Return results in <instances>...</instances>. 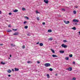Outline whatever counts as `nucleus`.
I'll use <instances>...</instances> for the list:
<instances>
[{"instance_id":"nucleus-1","label":"nucleus","mask_w":80,"mask_h":80,"mask_svg":"<svg viewBox=\"0 0 80 80\" xmlns=\"http://www.w3.org/2000/svg\"><path fill=\"white\" fill-rule=\"evenodd\" d=\"M45 66L46 67H50L51 66V65H50V64L49 63H46L45 64Z\"/></svg>"},{"instance_id":"nucleus-2","label":"nucleus","mask_w":80,"mask_h":80,"mask_svg":"<svg viewBox=\"0 0 80 80\" xmlns=\"http://www.w3.org/2000/svg\"><path fill=\"white\" fill-rule=\"evenodd\" d=\"M62 47H64V48H65L67 47V46L66 45H65V44H63L62 45Z\"/></svg>"},{"instance_id":"nucleus-3","label":"nucleus","mask_w":80,"mask_h":80,"mask_svg":"<svg viewBox=\"0 0 80 80\" xmlns=\"http://www.w3.org/2000/svg\"><path fill=\"white\" fill-rule=\"evenodd\" d=\"M73 22H79V21H78V20H77V19H74L73 20Z\"/></svg>"},{"instance_id":"nucleus-4","label":"nucleus","mask_w":80,"mask_h":80,"mask_svg":"<svg viewBox=\"0 0 80 80\" xmlns=\"http://www.w3.org/2000/svg\"><path fill=\"white\" fill-rule=\"evenodd\" d=\"M66 70H68L69 71H72V67H69V68L66 69Z\"/></svg>"},{"instance_id":"nucleus-5","label":"nucleus","mask_w":80,"mask_h":80,"mask_svg":"<svg viewBox=\"0 0 80 80\" xmlns=\"http://www.w3.org/2000/svg\"><path fill=\"white\" fill-rule=\"evenodd\" d=\"M64 23H66V24H68V23H70V22L69 21H66L65 20L64 21Z\"/></svg>"},{"instance_id":"nucleus-6","label":"nucleus","mask_w":80,"mask_h":80,"mask_svg":"<svg viewBox=\"0 0 80 80\" xmlns=\"http://www.w3.org/2000/svg\"><path fill=\"white\" fill-rule=\"evenodd\" d=\"M44 2L45 3H48V0H44Z\"/></svg>"},{"instance_id":"nucleus-7","label":"nucleus","mask_w":80,"mask_h":80,"mask_svg":"<svg viewBox=\"0 0 80 80\" xmlns=\"http://www.w3.org/2000/svg\"><path fill=\"white\" fill-rule=\"evenodd\" d=\"M18 35V32H15L13 34L14 35Z\"/></svg>"},{"instance_id":"nucleus-8","label":"nucleus","mask_w":80,"mask_h":80,"mask_svg":"<svg viewBox=\"0 0 80 80\" xmlns=\"http://www.w3.org/2000/svg\"><path fill=\"white\" fill-rule=\"evenodd\" d=\"M7 72H8V73H11V72H12V71L11 70L9 69L7 70Z\"/></svg>"},{"instance_id":"nucleus-9","label":"nucleus","mask_w":80,"mask_h":80,"mask_svg":"<svg viewBox=\"0 0 80 80\" xmlns=\"http://www.w3.org/2000/svg\"><path fill=\"white\" fill-rule=\"evenodd\" d=\"M7 32H12V30L10 29H8L7 30Z\"/></svg>"},{"instance_id":"nucleus-10","label":"nucleus","mask_w":80,"mask_h":80,"mask_svg":"<svg viewBox=\"0 0 80 80\" xmlns=\"http://www.w3.org/2000/svg\"><path fill=\"white\" fill-rule=\"evenodd\" d=\"M52 57H54V58H55V57H58V56H57L56 55H52Z\"/></svg>"},{"instance_id":"nucleus-11","label":"nucleus","mask_w":80,"mask_h":80,"mask_svg":"<svg viewBox=\"0 0 80 80\" xmlns=\"http://www.w3.org/2000/svg\"><path fill=\"white\" fill-rule=\"evenodd\" d=\"M18 10L17 9H16L14 10L13 11V12H18Z\"/></svg>"},{"instance_id":"nucleus-12","label":"nucleus","mask_w":80,"mask_h":80,"mask_svg":"<svg viewBox=\"0 0 80 80\" xmlns=\"http://www.w3.org/2000/svg\"><path fill=\"white\" fill-rule=\"evenodd\" d=\"M60 52L61 53H64V51H60Z\"/></svg>"},{"instance_id":"nucleus-13","label":"nucleus","mask_w":80,"mask_h":80,"mask_svg":"<svg viewBox=\"0 0 80 80\" xmlns=\"http://www.w3.org/2000/svg\"><path fill=\"white\" fill-rule=\"evenodd\" d=\"M18 70H19V69L17 68H15V71H18Z\"/></svg>"},{"instance_id":"nucleus-14","label":"nucleus","mask_w":80,"mask_h":80,"mask_svg":"<svg viewBox=\"0 0 80 80\" xmlns=\"http://www.w3.org/2000/svg\"><path fill=\"white\" fill-rule=\"evenodd\" d=\"M39 45H40V46L41 47H42V46L43 45V44L42 43H40L39 44Z\"/></svg>"},{"instance_id":"nucleus-15","label":"nucleus","mask_w":80,"mask_h":80,"mask_svg":"<svg viewBox=\"0 0 80 80\" xmlns=\"http://www.w3.org/2000/svg\"><path fill=\"white\" fill-rule=\"evenodd\" d=\"M11 47H15V45L14 44H11Z\"/></svg>"},{"instance_id":"nucleus-16","label":"nucleus","mask_w":80,"mask_h":80,"mask_svg":"<svg viewBox=\"0 0 80 80\" xmlns=\"http://www.w3.org/2000/svg\"><path fill=\"white\" fill-rule=\"evenodd\" d=\"M51 50L53 53H55V51H54L52 49H51Z\"/></svg>"},{"instance_id":"nucleus-17","label":"nucleus","mask_w":80,"mask_h":80,"mask_svg":"<svg viewBox=\"0 0 80 80\" xmlns=\"http://www.w3.org/2000/svg\"><path fill=\"white\" fill-rule=\"evenodd\" d=\"M49 40H50V41H52V40H53V38H49Z\"/></svg>"},{"instance_id":"nucleus-18","label":"nucleus","mask_w":80,"mask_h":80,"mask_svg":"<svg viewBox=\"0 0 80 80\" xmlns=\"http://www.w3.org/2000/svg\"><path fill=\"white\" fill-rule=\"evenodd\" d=\"M48 32H52V31L51 29H49L48 30Z\"/></svg>"},{"instance_id":"nucleus-19","label":"nucleus","mask_w":80,"mask_h":80,"mask_svg":"<svg viewBox=\"0 0 80 80\" xmlns=\"http://www.w3.org/2000/svg\"><path fill=\"white\" fill-rule=\"evenodd\" d=\"M47 77L48 78H50V75H49V74H48L47 75Z\"/></svg>"},{"instance_id":"nucleus-20","label":"nucleus","mask_w":80,"mask_h":80,"mask_svg":"<svg viewBox=\"0 0 80 80\" xmlns=\"http://www.w3.org/2000/svg\"><path fill=\"white\" fill-rule=\"evenodd\" d=\"M72 29H73V30H76V28L75 27L73 28Z\"/></svg>"},{"instance_id":"nucleus-21","label":"nucleus","mask_w":80,"mask_h":80,"mask_svg":"<svg viewBox=\"0 0 80 80\" xmlns=\"http://www.w3.org/2000/svg\"><path fill=\"white\" fill-rule=\"evenodd\" d=\"M1 64H2V65H5V63L3 62H1Z\"/></svg>"},{"instance_id":"nucleus-22","label":"nucleus","mask_w":80,"mask_h":80,"mask_svg":"<svg viewBox=\"0 0 80 80\" xmlns=\"http://www.w3.org/2000/svg\"><path fill=\"white\" fill-rule=\"evenodd\" d=\"M65 59L67 60H69V58L68 57H66L65 58Z\"/></svg>"},{"instance_id":"nucleus-23","label":"nucleus","mask_w":80,"mask_h":80,"mask_svg":"<svg viewBox=\"0 0 80 80\" xmlns=\"http://www.w3.org/2000/svg\"><path fill=\"white\" fill-rule=\"evenodd\" d=\"M25 17V18H26L27 20H28V19H29V18H28V17Z\"/></svg>"},{"instance_id":"nucleus-24","label":"nucleus","mask_w":80,"mask_h":80,"mask_svg":"<svg viewBox=\"0 0 80 80\" xmlns=\"http://www.w3.org/2000/svg\"><path fill=\"white\" fill-rule=\"evenodd\" d=\"M22 10H23V11H25V9L24 8H22Z\"/></svg>"},{"instance_id":"nucleus-25","label":"nucleus","mask_w":80,"mask_h":80,"mask_svg":"<svg viewBox=\"0 0 80 80\" xmlns=\"http://www.w3.org/2000/svg\"><path fill=\"white\" fill-rule=\"evenodd\" d=\"M73 13L74 14H76V11H73Z\"/></svg>"},{"instance_id":"nucleus-26","label":"nucleus","mask_w":80,"mask_h":80,"mask_svg":"<svg viewBox=\"0 0 80 80\" xmlns=\"http://www.w3.org/2000/svg\"><path fill=\"white\" fill-rule=\"evenodd\" d=\"M69 57H73V55L72 54H71L69 56Z\"/></svg>"},{"instance_id":"nucleus-27","label":"nucleus","mask_w":80,"mask_h":80,"mask_svg":"<svg viewBox=\"0 0 80 80\" xmlns=\"http://www.w3.org/2000/svg\"><path fill=\"white\" fill-rule=\"evenodd\" d=\"M25 28H26V29L28 28V26H26L25 27Z\"/></svg>"},{"instance_id":"nucleus-28","label":"nucleus","mask_w":80,"mask_h":80,"mask_svg":"<svg viewBox=\"0 0 80 80\" xmlns=\"http://www.w3.org/2000/svg\"><path fill=\"white\" fill-rule=\"evenodd\" d=\"M62 9V11H64V12H65V9Z\"/></svg>"},{"instance_id":"nucleus-29","label":"nucleus","mask_w":80,"mask_h":80,"mask_svg":"<svg viewBox=\"0 0 80 80\" xmlns=\"http://www.w3.org/2000/svg\"><path fill=\"white\" fill-rule=\"evenodd\" d=\"M50 71H53V69L52 68H50L49 69Z\"/></svg>"},{"instance_id":"nucleus-30","label":"nucleus","mask_w":80,"mask_h":80,"mask_svg":"<svg viewBox=\"0 0 80 80\" xmlns=\"http://www.w3.org/2000/svg\"><path fill=\"white\" fill-rule=\"evenodd\" d=\"M37 18L38 20H40V18L39 17H37Z\"/></svg>"},{"instance_id":"nucleus-31","label":"nucleus","mask_w":80,"mask_h":80,"mask_svg":"<svg viewBox=\"0 0 80 80\" xmlns=\"http://www.w3.org/2000/svg\"><path fill=\"white\" fill-rule=\"evenodd\" d=\"M12 30H13V31H17V29H12Z\"/></svg>"},{"instance_id":"nucleus-32","label":"nucleus","mask_w":80,"mask_h":80,"mask_svg":"<svg viewBox=\"0 0 80 80\" xmlns=\"http://www.w3.org/2000/svg\"><path fill=\"white\" fill-rule=\"evenodd\" d=\"M76 80V78H72V80Z\"/></svg>"},{"instance_id":"nucleus-33","label":"nucleus","mask_w":80,"mask_h":80,"mask_svg":"<svg viewBox=\"0 0 80 80\" xmlns=\"http://www.w3.org/2000/svg\"><path fill=\"white\" fill-rule=\"evenodd\" d=\"M22 48H25V46H22Z\"/></svg>"},{"instance_id":"nucleus-34","label":"nucleus","mask_w":80,"mask_h":80,"mask_svg":"<svg viewBox=\"0 0 80 80\" xmlns=\"http://www.w3.org/2000/svg\"><path fill=\"white\" fill-rule=\"evenodd\" d=\"M27 23V21H24V24H25V23Z\"/></svg>"},{"instance_id":"nucleus-35","label":"nucleus","mask_w":80,"mask_h":80,"mask_svg":"<svg viewBox=\"0 0 80 80\" xmlns=\"http://www.w3.org/2000/svg\"><path fill=\"white\" fill-rule=\"evenodd\" d=\"M63 42H67V40H64L63 41Z\"/></svg>"},{"instance_id":"nucleus-36","label":"nucleus","mask_w":80,"mask_h":80,"mask_svg":"<svg viewBox=\"0 0 80 80\" xmlns=\"http://www.w3.org/2000/svg\"><path fill=\"white\" fill-rule=\"evenodd\" d=\"M27 63H32V62H31V61H28L27 62Z\"/></svg>"},{"instance_id":"nucleus-37","label":"nucleus","mask_w":80,"mask_h":80,"mask_svg":"<svg viewBox=\"0 0 80 80\" xmlns=\"http://www.w3.org/2000/svg\"><path fill=\"white\" fill-rule=\"evenodd\" d=\"M12 13L11 12H10L9 13V15H12Z\"/></svg>"},{"instance_id":"nucleus-38","label":"nucleus","mask_w":80,"mask_h":80,"mask_svg":"<svg viewBox=\"0 0 80 80\" xmlns=\"http://www.w3.org/2000/svg\"><path fill=\"white\" fill-rule=\"evenodd\" d=\"M42 24L43 25H45V22H43L42 23Z\"/></svg>"},{"instance_id":"nucleus-39","label":"nucleus","mask_w":80,"mask_h":80,"mask_svg":"<svg viewBox=\"0 0 80 80\" xmlns=\"http://www.w3.org/2000/svg\"><path fill=\"white\" fill-rule=\"evenodd\" d=\"M27 35L28 36H30V34H28Z\"/></svg>"},{"instance_id":"nucleus-40","label":"nucleus","mask_w":80,"mask_h":80,"mask_svg":"<svg viewBox=\"0 0 80 80\" xmlns=\"http://www.w3.org/2000/svg\"><path fill=\"white\" fill-rule=\"evenodd\" d=\"M36 13H39V12H38V11H37Z\"/></svg>"},{"instance_id":"nucleus-41","label":"nucleus","mask_w":80,"mask_h":80,"mask_svg":"<svg viewBox=\"0 0 80 80\" xmlns=\"http://www.w3.org/2000/svg\"><path fill=\"white\" fill-rule=\"evenodd\" d=\"M8 27H11V26L10 25H8Z\"/></svg>"},{"instance_id":"nucleus-42","label":"nucleus","mask_w":80,"mask_h":80,"mask_svg":"<svg viewBox=\"0 0 80 80\" xmlns=\"http://www.w3.org/2000/svg\"><path fill=\"white\" fill-rule=\"evenodd\" d=\"M73 24L74 25H77V23H74Z\"/></svg>"},{"instance_id":"nucleus-43","label":"nucleus","mask_w":80,"mask_h":80,"mask_svg":"<svg viewBox=\"0 0 80 80\" xmlns=\"http://www.w3.org/2000/svg\"><path fill=\"white\" fill-rule=\"evenodd\" d=\"M76 8H78V6L76 7H75Z\"/></svg>"},{"instance_id":"nucleus-44","label":"nucleus","mask_w":80,"mask_h":80,"mask_svg":"<svg viewBox=\"0 0 80 80\" xmlns=\"http://www.w3.org/2000/svg\"><path fill=\"white\" fill-rule=\"evenodd\" d=\"M36 44H39V42H38L36 43Z\"/></svg>"},{"instance_id":"nucleus-45","label":"nucleus","mask_w":80,"mask_h":80,"mask_svg":"<svg viewBox=\"0 0 80 80\" xmlns=\"http://www.w3.org/2000/svg\"><path fill=\"white\" fill-rule=\"evenodd\" d=\"M8 77H11V75H8Z\"/></svg>"},{"instance_id":"nucleus-46","label":"nucleus","mask_w":80,"mask_h":80,"mask_svg":"<svg viewBox=\"0 0 80 80\" xmlns=\"http://www.w3.org/2000/svg\"><path fill=\"white\" fill-rule=\"evenodd\" d=\"M37 63H40V62L39 61H38Z\"/></svg>"},{"instance_id":"nucleus-47","label":"nucleus","mask_w":80,"mask_h":80,"mask_svg":"<svg viewBox=\"0 0 80 80\" xmlns=\"http://www.w3.org/2000/svg\"><path fill=\"white\" fill-rule=\"evenodd\" d=\"M73 64H75V62H73Z\"/></svg>"},{"instance_id":"nucleus-48","label":"nucleus","mask_w":80,"mask_h":80,"mask_svg":"<svg viewBox=\"0 0 80 80\" xmlns=\"http://www.w3.org/2000/svg\"><path fill=\"white\" fill-rule=\"evenodd\" d=\"M0 45L1 46L3 45V44H0Z\"/></svg>"},{"instance_id":"nucleus-49","label":"nucleus","mask_w":80,"mask_h":80,"mask_svg":"<svg viewBox=\"0 0 80 80\" xmlns=\"http://www.w3.org/2000/svg\"><path fill=\"white\" fill-rule=\"evenodd\" d=\"M9 56L10 57H12V55H11V54H10Z\"/></svg>"},{"instance_id":"nucleus-50","label":"nucleus","mask_w":80,"mask_h":80,"mask_svg":"<svg viewBox=\"0 0 80 80\" xmlns=\"http://www.w3.org/2000/svg\"><path fill=\"white\" fill-rule=\"evenodd\" d=\"M79 35H80V32H79Z\"/></svg>"},{"instance_id":"nucleus-51","label":"nucleus","mask_w":80,"mask_h":80,"mask_svg":"<svg viewBox=\"0 0 80 80\" xmlns=\"http://www.w3.org/2000/svg\"><path fill=\"white\" fill-rule=\"evenodd\" d=\"M1 12H1V11H0V14H1Z\"/></svg>"},{"instance_id":"nucleus-52","label":"nucleus","mask_w":80,"mask_h":80,"mask_svg":"<svg viewBox=\"0 0 80 80\" xmlns=\"http://www.w3.org/2000/svg\"><path fill=\"white\" fill-rule=\"evenodd\" d=\"M12 71H14V69H12Z\"/></svg>"},{"instance_id":"nucleus-53","label":"nucleus","mask_w":80,"mask_h":80,"mask_svg":"<svg viewBox=\"0 0 80 80\" xmlns=\"http://www.w3.org/2000/svg\"><path fill=\"white\" fill-rule=\"evenodd\" d=\"M8 59H10V58H8Z\"/></svg>"},{"instance_id":"nucleus-54","label":"nucleus","mask_w":80,"mask_h":80,"mask_svg":"<svg viewBox=\"0 0 80 80\" xmlns=\"http://www.w3.org/2000/svg\"><path fill=\"white\" fill-rule=\"evenodd\" d=\"M57 74H56V76H57Z\"/></svg>"}]
</instances>
